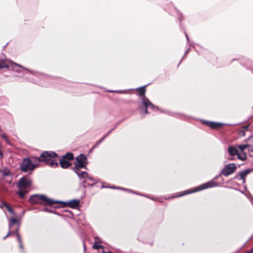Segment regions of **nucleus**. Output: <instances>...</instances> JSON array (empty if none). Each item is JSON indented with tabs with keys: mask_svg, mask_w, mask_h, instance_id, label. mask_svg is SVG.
Masks as SVG:
<instances>
[{
	"mask_svg": "<svg viewBox=\"0 0 253 253\" xmlns=\"http://www.w3.org/2000/svg\"><path fill=\"white\" fill-rule=\"evenodd\" d=\"M29 202L32 204H40L43 206H52L54 204L63 203L60 201H55L53 199H50L46 195L42 194H35L32 195L29 198Z\"/></svg>",
	"mask_w": 253,
	"mask_h": 253,
	"instance_id": "1",
	"label": "nucleus"
},
{
	"mask_svg": "<svg viewBox=\"0 0 253 253\" xmlns=\"http://www.w3.org/2000/svg\"><path fill=\"white\" fill-rule=\"evenodd\" d=\"M57 156V154L53 152L44 151L41 154L40 157L33 158L35 162H44L46 165L52 168L58 167V163L55 162L53 159Z\"/></svg>",
	"mask_w": 253,
	"mask_h": 253,
	"instance_id": "2",
	"label": "nucleus"
},
{
	"mask_svg": "<svg viewBox=\"0 0 253 253\" xmlns=\"http://www.w3.org/2000/svg\"><path fill=\"white\" fill-rule=\"evenodd\" d=\"M217 185H218V184L217 183V182H216L214 180H211L208 182L205 183L200 186H198L195 187L194 189V190H188L185 193H182L179 195L173 196L172 198L179 197H180V196H183V195H186L188 194H190V193H192L193 192L200 191L201 190H204V189H205L207 188L215 187Z\"/></svg>",
	"mask_w": 253,
	"mask_h": 253,
	"instance_id": "3",
	"label": "nucleus"
},
{
	"mask_svg": "<svg viewBox=\"0 0 253 253\" xmlns=\"http://www.w3.org/2000/svg\"><path fill=\"white\" fill-rule=\"evenodd\" d=\"M76 161L74 163V167L73 168L74 171L79 170L83 168L86 169L85 164L87 160L85 156L81 154L76 157Z\"/></svg>",
	"mask_w": 253,
	"mask_h": 253,
	"instance_id": "4",
	"label": "nucleus"
},
{
	"mask_svg": "<svg viewBox=\"0 0 253 253\" xmlns=\"http://www.w3.org/2000/svg\"><path fill=\"white\" fill-rule=\"evenodd\" d=\"M147 85H144L142 87H138L137 90L139 92V95L141 97V101L143 105L145 107H151L154 108V105L149 101V100L145 96V87Z\"/></svg>",
	"mask_w": 253,
	"mask_h": 253,
	"instance_id": "5",
	"label": "nucleus"
},
{
	"mask_svg": "<svg viewBox=\"0 0 253 253\" xmlns=\"http://www.w3.org/2000/svg\"><path fill=\"white\" fill-rule=\"evenodd\" d=\"M38 166V164H33L30 159H24L21 164V169L22 171L27 172L32 171Z\"/></svg>",
	"mask_w": 253,
	"mask_h": 253,
	"instance_id": "6",
	"label": "nucleus"
},
{
	"mask_svg": "<svg viewBox=\"0 0 253 253\" xmlns=\"http://www.w3.org/2000/svg\"><path fill=\"white\" fill-rule=\"evenodd\" d=\"M229 154L232 156H238V158L241 160L245 161L247 159L246 153H240L237 146H231L228 148Z\"/></svg>",
	"mask_w": 253,
	"mask_h": 253,
	"instance_id": "7",
	"label": "nucleus"
},
{
	"mask_svg": "<svg viewBox=\"0 0 253 253\" xmlns=\"http://www.w3.org/2000/svg\"><path fill=\"white\" fill-rule=\"evenodd\" d=\"M237 167L234 163L226 165L221 171V174L225 176H228V175L234 173Z\"/></svg>",
	"mask_w": 253,
	"mask_h": 253,
	"instance_id": "8",
	"label": "nucleus"
},
{
	"mask_svg": "<svg viewBox=\"0 0 253 253\" xmlns=\"http://www.w3.org/2000/svg\"><path fill=\"white\" fill-rule=\"evenodd\" d=\"M31 184L30 179L27 177H23L19 180L17 187L19 189H24L30 186Z\"/></svg>",
	"mask_w": 253,
	"mask_h": 253,
	"instance_id": "9",
	"label": "nucleus"
},
{
	"mask_svg": "<svg viewBox=\"0 0 253 253\" xmlns=\"http://www.w3.org/2000/svg\"><path fill=\"white\" fill-rule=\"evenodd\" d=\"M10 63L11 64L10 67H11L12 69L15 72H16L17 73L23 72V69L30 72V71L28 69L25 68L21 65L18 64L12 61H10Z\"/></svg>",
	"mask_w": 253,
	"mask_h": 253,
	"instance_id": "10",
	"label": "nucleus"
},
{
	"mask_svg": "<svg viewBox=\"0 0 253 253\" xmlns=\"http://www.w3.org/2000/svg\"><path fill=\"white\" fill-rule=\"evenodd\" d=\"M203 123L209 126L211 128H217L220 127L222 126V124L214 122H210L207 121H203Z\"/></svg>",
	"mask_w": 253,
	"mask_h": 253,
	"instance_id": "11",
	"label": "nucleus"
},
{
	"mask_svg": "<svg viewBox=\"0 0 253 253\" xmlns=\"http://www.w3.org/2000/svg\"><path fill=\"white\" fill-rule=\"evenodd\" d=\"M252 171V170L250 169H247L244 170H243L240 172L238 173V175L240 176V178L243 180V183H245L246 181V176L250 173Z\"/></svg>",
	"mask_w": 253,
	"mask_h": 253,
	"instance_id": "12",
	"label": "nucleus"
},
{
	"mask_svg": "<svg viewBox=\"0 0 253 253\" xmlns=\"http://www.w3.org/2000/svg\"><path fill=\"white\" fill-rule=\"evenodd\" d=\"M75 172L77 173L80 178H88L91 180H92V178L89 176L88 173L86 172L80 171L79 170H76Z\"/></svg>",
	"mask_w": 253,
	"mask_h": 253,
	"instance_id": "13",
	"label": "nucleus"
},
{
	"mask_svg": "<svg viewBox=\"0 0 253 253\" xmlns=\"http://www.w3.org/2000/svg\"><path fill=\"white\" fill-rule=\"evenodd\" d=\"M59 163L60 166L63 169L68 168L71 165V163L69 161H67L64 158H63L62 157L60 160Z\"/></svg>",
	"mask_w": 253,
	"mask_h": 253,
	"instance_id": "14",
	"label": "nucleus"
},
{
	"mask_svg": "<svg viewBox=\"0 0 253 253\" xmlns=\"http://www.w3.org/2000/svg\"><path fill=\"white\" fill-rule=\"evenodd\" d=\"M68 206L72 208L77 209L79 205V201L76 200H73L66 203Z\"/></svg>",
	"mask_w": 253,
	"mask_h": 253,
	"instance_id": "15",
	"label": "nucleus"
},
{
	"mask_svg": "<svg viewBox=\"0 0 253 253\" xmlns=\"http://www.w3.org/2000/svg\"><path fill=\"white\" fill-rule=\"evenodd\" d=\"M238 147V149L240 150V153H245L244 152V150L248 148H250L249 149L251 148V146L249 144H242V145H239L237 146Z\"/></svg>",
	"mask_w": 253,
	"mask_h": 253,
	"instance_id": "16",
	"label": "nucleus"
},
{
	"mask_svg": "<svg viewBox=\"0 0 253 253\" xmlns=\"http://www.w3.org/2000/svg\"><path fill=\"white\" fill-rule=\"evenodd\" d=\"M95 241L93 245V248L94 249H99L100 248H103V246L99 245V244L100 243L99 239L97 237H96L95 238Z\"/></svg>",
	"mask_w": 253,
	"mask_h": 253,
	"instance_id": "17",
	"label": "nucleus"
},
{
	"mask_svg": "<svg viewBox=\"0 0 253 253\" xmlns=\"http://www.w3.org/2000/svg\"><path fill=\"white\" fill-rule=\"evenodd\" d=\"M18 230H19V227H17L16 229V231H15L16 236V237H17V239L18 242L20 244V248L21 249H23V245L22 244V241H21V239L20 236L19 234L18 233Z\"/></svg>",
	"mask_w": 253,
	"mask_h": 253,
	"instance_id": "18",
	"label": "nucleus"
},
{
	"mask_svg": "<svg viewBox=\"0 0 253 253\" xmlns=\"http://www.w3.org/2000/svg\"><path fill=\"white\" fill-rule=\"evenodd\" d=\"M63 158H64L65 159L67 160V161H69L70 160H73L74 158V155L71 153H68L64 156H62Z\"/></svg>",
	"mask_w": 253,
	"mask_h": 253,
	"instance_id": "19",
	"label": "nucleus"
},
{
	"mask_svg": "<svg viewBox=\"0 0 253 253\" xmlns=\"http://www.w3.org/2000/svg\"><path fill=\"white\" fill-rule=\"evenodd\" d=\"M17 222V219L14 218H11L9 220V225L8 227L9 229H11L12 227L13 226L14 224Z\"/></svg>",
	"mask_w": 253,
	"mask_h": 253,
	"instance_id": "20",
	"label": "nucleus"
},
{
	"mask_svg": "<svg viewBox=\"0 0 253 253\" xmlns=\"http://www.w3.org/2000/svg\"><path fill=\"white\" fill-rule=\"evenodd\" d=\"M2 205L4 206V207L7 209V210L9 211V212L11 213L13 215H15V213L13 210L8 205L6 204L4 202H2Z\"/></svg>",
	"mask_w": 253,
	"mask_h": 253,
	"instance_id": "21",
	"label": "nucleus"
},
{
	"mask_svg": "<svg viewBox=\"0 0 253 253\" xmlns=\"http://www.w3.org/2000/svg\"><path fill=\"white\" fill-rule=\"evenodd\" d=\"M27 192L25 191H23V189H19V190L17 192V194H18L19 197L21 198H23L25 196Z\"/></svg>",
	"mask_w": 253,
	"mask_h": 253,
	"instance_id": "22",
	"label": "nucleus"
},
{
	"mask_svg": "<svg viewBox=\"0 0 253 253\" xmlns=\"http://www.w3.org/2000/svg\"><path fill=\"white\" fill-rule=\"evenodd\" d=\"M112 130H110L109 132H108L105 135H104L96 144L93 147L94 148L95 147H96L97 145H98L99 144H100L107 136V135L111 132Z\"/></svg>",
	"mask_w": 253,
	"mask_h": 253,
	"instance_id": "23",
	"label": "nucleus"
},
{
	"mask_svg": "<svg viewBox=\"0 0 253 253\" xmlns=\"http://www.w3.org/2000/svg\"><path fill=\"white\" fill-rule=\"evenodd\" d=\"M108 92H118L120 93H126L127 91L126 90H108Z\"/></svg>",
	"mask_w": 253,
	"mask_h": 253,
	"instance_id": "24",
	"label": "nucleus"
},
{
	"mask_svg": "<svg viewBox=\"0 0 253 253\" xmlns=\"http://www.w3.org/2000/svg\"><path fill=\"white\" fill-rule=\"evenodd\" d=\"M9 66L7 64H6L3 61L0 60V69L7 68Z\"/></svg>",
	"mask_w": 253,
	"mask_h": 253,
	"instance_id": "25",
	"label": "nucleus"
},
{
	"mask_svg": "<svg viewBox=\"0 0 253 253\" xmlns=\"http://www.w3.org/2000/svg\"><path fill=\"white\" fill-rule=\"evenodd\" d=\"M0 171L1 174L4 176H7L10 174V171L8 169L1 170Z\"/></svg>",
	"mask_w": 253,
	"mask_h": 253,
	"instance_id": "26",
	"label": "nucleus"
},
{
	"mask_svg": "<svg viewBox=\"0 0 253 253\" xmlns=\"http://www.w3.org/2000/svg\"><path fill=\"white\" fill-rule=\"evenodd\" d=\"M15 231H16V230L14 231H11L10 229H9V231L6 235H7L8 237H9V236L13 235V234L16 235Z\"/></svg>",
	"mask_w": 253,
	"mask_h": 253,
	"instance_id": "27",
	"label": "nucleus"
},
{
	"mask_svg": "<svg viewBox=\"0 0 253 253\" xmlns=\"http://www.w3.org/2000/svg\"><path fill=\"white\" fill-rule=\"evenodd\" d=\"M43 211H46L48 212H52L51 210H49L48 208H44L43 210Z\"/></svg>",
	"mask_w": 253,
	"mask_h": 253,
	"instance_id": "28",
	"label": "nucleus"
},
{
	"mask_svg": "<svg viewBox=\"0 0 253 253\" xmlns=\"http://www.w3.org/2000/svg\"><path fill=\"white\" fill-rule=\"evenodd\" d=\"M145 107V110L144 112H145V114H147L148 113V108H151L152 109H154V107L153 108H152L151 107H150V106L147 107Z\"/></svg>",
	"mask_w": 253,
	"mask_h": 253,
	"instance_id": "29",
	"label": "nucleus"
},
{
	"mask_svg": "<svg viewBox=\"0 0 253 253\" xmlns=\"http://www.w3.org/2000/svg\"><path fill=\"white\" fill-rule=\"evenodd\" d=\"M117 188H118V189H122V190H125L127 191H128V192H132L131 191V190H129V189H124V188H120V187H118Z\"/></svg>",
	"mask_w": 253,
	"mask_h": 253,
	"instance_id": "30",
	"label": "nucleus"
},
{
	"mask_svg": "<svg viewBox=\"0 0 253 253\" xmlns=\"http://www.w3.org/2000/svg\"><path fill=\"white\" fill-rule=\"evenodd\" d=\"M249 127V125H247V126H244L243 127V129H245V130H248Z\"/></svg>",
	"mask_w": 253,
	"mask_h": 253,
	"instance_id": "31",
	"label": "nucleus"
},
{
	"mask_svg": "<svg viewBox=\"0 0 253 253\" xmlns=\"http://www.w3.org/2000/svg\"><path fill=\"white\" fill-rule=\"evenodd\" d=\"M247 253H253V248L250 251H247Z\"/></svg>",
	"mask_w": 253,
	"mask_h": 253,
	"instance_id": "32",
	"label": "nucleus"
},
{
	"mask_svg": "<svg viewBox=\"0 0 253 253\" xmlns=\"http://www.w3.org/2000/svg\"><path fill=\"white\" fill-rule=\"evenodd\" d=\"M3 157V154H2V153L1 152V151L0 150V159H1V158H2Z\"/></svg>",
	"mask_w": 253,
	"mask_h": 253,
	"instance_id": "33",
	"label": "nucleus"
},
{
	"mask_svg": "<svg viewBox=\"0 0 253 253\" xmlns=\"http://www.w3.org/2000/svg\"><path fill=\"white\" fill-rule=\"evenodd\" d=\"M2 137L3 138H4V139H6V136H5V135H2Z\"/></svg>",
	"mask_w": 253,
	"mask_h": 253,
	"instance_id": "34",
	"label": "nucleus"
},
{
	"mask_svg": "<svg viewBox=\"0 0 253 253\" xmlns=\"http://www.w3.org/2000/svg\"><path fill=\"white\" fill-rule=\"evenodd\" d=\"M185 36H186L187 40L188 41L189 40V38H188V35L186 34H185Z\"/></svg>",
	"mask_w": 253,
	"mask_h": 253,
	"instance_id": "35",
	"label": "nucleus"
},
{
	"mask_svg": "<svg viewBox=\"0 0 253 253\" xmlns=\"http://www.w3.org/2000/svg\"><path fill=\"white\" fill-rule=\"evenodd\" d=\"M3 207H4V205H2V203L1 205H0V208H3Z\"/></svg>",
	"mask_w": 253,
	"mask_h": 253,
	"instance_id": "36",
	"label": "nucleus"
},
{
	"mask_svg": "<svg viewBox=\"0 0 253 253\" xmlns=\"http://www.w3.org/2000/svg\"><path fill=\"white\" fill-rule=\"evenodd\" d=\"M103 253H113L111 252H103Z\"/></svg>",
	"mask_w": 253,
	"mask_h": 253,
	"instance_id": "37",
	"label": "nucleus"
},
{
	"mask_svg": "<svg viewBox=\"0 0 253 253\" xmlns=\"http://www.w3.org/2000/svg\"><path fill=\"white\" fill-rule=\"evenodd\" d=\"M103 253H113L111 252H103Z\"/></svg>",
	"mask_w": 253,
	"mask_h": 253,
	"instance_id": "38",
	"label": "nucleus"
},
{
	"mask_svg": "<svg viewBox=\"0 0 253 253\" xmlns=\"http://www.w3.org/2000/svg\"><path fill=\"white\" fill-rule=\"evenodd\" d=\"M103 253H113L111 252H103Z\"/></svg>",
	"mask_w": 253,
	"mask_h": 253,
	"instance_id": "39",
	"label": "nucleus"
},
{
	"mask_svg": "<svg viewBox=\"0 0 253 253\" xmlns=\"http://www.w3.org/2000/svg\"><path fill=\"white\" fill-rule=\"evenodd\" d=\"M7 237H8V236H7V235H6V236L3 238V240H5Z\"/></svg>",
	"mask_w": 253,
	"mask_h": 253,
	"instance_id": "40",
	"label": "nucleus"
},
{
	"mask_svg": "<svg viewBox=\"0 0 253 253\" xmlns=\"http://www.w3.org/2000/svg\"><path fill=\"white\" fill-rule=\"evenodd\" d=\"M111 188H113V189H115V188H116L115 187H114V186L111 187Z\"/></svg>",
	"mask_w": 253,
	"mask_h": 253,
	"instance_id": "41",
	"label": "nucleus"
},
{
	"mask_svg": "<svg viewBox=\"0 0 253 253\" xmlns=\"http://www.w3.org/2000/svg\"><path fill=\"white\" fill-rule=\"evenodd\" d=\"M84 250H85V246L84 245Z\"/></svg>",
	"mask_w": 253,
	"mask_h": 253,
	"instance_id": "42",
	"label": "nucleus"
}]
</instances>
